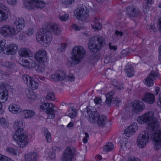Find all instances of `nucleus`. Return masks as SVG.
Here are the masks:
<instances>
[{"mask_svg":"<svg viewBox=\"0 0 161 161\" xmlns=\"http://www.w3.org/2000/svg\"><path fill=\"white\" fill-rule=\"evenodd\" d=\"M127 14L130 17H136L139 14V9L136 7H128L127 9Z\"/></svg>","mask_w":161,"mask_h":161,"instance_id":"obj_23","label":"nucleus"},{"mask_svg":"<svg viewBox=\"0 0 161 161\" xmlns=\"http://www.w3.org/2000/svg\"><path fill=\"white\" fill-rule=\"evenodd\" d=\"M22 113L25 119L31 118L36 114L34 111L31 110H25L22 111Z\"/></svg>","mask_w":161,"mask_h":161,"instance_id":"obj_31","label":"nucleus"},{"mask_svg":"<svg viewBox=\"0 0 161 161\" xmlns=\"http://www.w3.org/2000/svg\"><path fill=\"white\" fill-rule=\"evenodd\" d=\"M9 111L14 114H17L20 113L21 109L20 106L15 104H11L8 107Z\"/></svg>","mask_w":161,"mask_h":161,"instance_id":"obj_26","label":"nucleus"},{"mask_svg":"<svg viewBox=\"0 0 161 161\" xmlns=\"http://www.w3.org/2000/svg\"><path fill=\"white\" fill-rule=\"evenodd\" d=\"M127 161H141L139 158L134 156H131L129 158Z\"/></svg>","mask_w":161,"mask_h":161,"instance_id":"obj_58","label":"nucleus"},{"mask_svg":"<svg viewBox=\"0 0 161 161\" xmlns=\"http://www.w3.org/2000/svg\"><path fill=\"white\" fill-rule=\"evenodd\" d=\"M94 20V24L92 25V28L96 30H100L102 28L101 19L100 18L95 17Z\"/></svg>","mask_w":161,"mask_h":161,"instance_id":"obj_32","label":"nucleus"},{"mask_svg":"<svg viewBox=\"0 0 161 161\" xmlns=\"http://www.w3.org/2000/svg\"><path fill=\"white\" fill-rule=\"evenodd\" d=\"M148 3H145L143 5V10L144 13H147L149 10V6H148Z\"/></svg>","mask_w":161,"mask_h":161,"instance_id":"obj_55","label":"nucleus"},{"mask_svg":"<svg viewBox=\"0 0 161 161\" xmlns=\"http://www.w3.org/2000/svg\"><path fill=\"white\" fill-rule=\"evenodd\" d=\"M27 161H37L38 155L36 152H30L25 156Z\"/></svg>","mask_w":161,"mask_h":161,"instance_id":"obj_28","label":"nucleus"},{"mask_svg":"<svg viewBox=\"0 0 161 161\" xmlns=\"http://www.w3.org/2000/svg\"><path fill=\"white\" fill-rule=\"evenodd\" d=\"M58 75L57 71L51 76V78L53 80L55 81H59Z\"/></svg>","mask_w":161,"mask_h":161,"instance_id":"obj_53","label":"nucleus"},{"mask_svg":"<svg viewBox=\"0 0 161 161\" xmlns=\"http://www.w3.org/2000/svg\"><path fill=\"white\" fill-rule=\"evenodd\" d=\"M137 129V124L133 123L127 128L125 130V134L126 136L129 137L133 135Z\"/></svg>","mask_w":161,"mask_h":161,"instance_id":"obj_20","label":"nucleus"},{"mask_svg":"<svg viewBox=\"0 0 161 161\" xmlns=\"http://www.w3.org/2000/svg\"><path fill=\"white\" fill-rule=\"evenodd\" d=\"M2 90V91L7 90L6 88L5 85L2 83H0V90Z\"/></svg>","mask_w":161,"mask_h":161,"instance_id":"obj_64","label":"nucleus"},{"mask_svg":"<svg viewBox=\"0 0 161 161\" xmlns=\"http://www.w3.org/2000/svg\"><path fill=\"white\" fill-rule=\"evenodd\" d=\"M130 51L128 49L123 50L121 53V55L123 57L129 56Z\"/></svg>","mask_w":161,"mask_h":161,"instance_id":"obj_49","label":"nucleus"},{"mask_svg":"<svg viewBox=\"0 0 161 161\" xmlns=\"http://www.w3.org/2000/svg\"><path fill=\"white\" fill-rule=\"evenodd\" d=\"M27 97L28 99L34 100L36 98V96L33 91H28L27 93Z\"/></svg>","mask_w":161,"mask_h":161,"instance_id":"obj_44","label":"nucleus"},{"mask_svg":"<svg viewBox=\"0 0 161 161\" xmlns=\"http://www.w3.org/2000/svg\"><path fill=\"white\" fill-rule=\"evenodd\" d=\"M117 56V55H114L106 57L104 59V63L106 64L112 63L118 59Z\"/></svg>","mask_w":161,"mask_h":161,"instance_id":"obj_30","label":"nucleus"},{"mask_svg":"<svg viewBox=\"0 0 161 161\" xmlns=\"http://www.w3.org/2000/svg\"><path fill=\"white\" fill-rule=\"evenodd\" d=\"M147 29L148 32L149 31L151 33H154L157 31L156 27L153 24L148 26L147 27Z\"/></svg>","mask_w":161,"mask_h":161,"instance_id":"obj_46","label":"nucleus"},{"mask_svg":"<svg viewBox=\"0 0 161 161\" xmlns=\"http://www.w3.org/2000/svg\"><path fill=\"white\" fill-rule=\"evenodd\" d=\"M96 122L98 126L101 127H103L107 123V118L104 115H100L98 114V116L96 117Z\"/></svg>","mask_w":161,"mask_h":161,"instance_id":"obj_24","label":"nucleus"},{"mask_svg":"<svg viewBox=\"0 0 161 161\" xmlns=\"http://www.w3.org/2000/svg\"><path fill=\"white\" fill-rule=\"evenodd\" d=\"M9 11L7 7L0 3V21L6 20L8 17V12Z\"/></svg>","mask_w":161,"mask_h":161,"instance_id":"obj_18","label":"nucleus"},{"mask_svg":"<svg viewBox=\"0 0 161 161\" xmlns=\"http://www.w3.org/2000/svg\"><path fill=\"white\" fill-rule=\"evenodd\" d=\"M7 3L9 5L13 6L17 3V0H7Z\"/></svg>","mask_w":161,"mask_h":161,"instance_id":"obj_57","label":"nucleus"},{"mask_svg":"<svg viewBox=\"0 0 161 161\" xmlns=\"http://www.w3.org/2000/svg\"><path fill=\"white\" fill-rule=\"evenodd\" d=\"M0 32L4 37L16 35L18 32L14 27L9 25H4L0 30Z\"/></svg>","mask_w":161,"mask_h":161,"instance_id":"obj_8","label":"nucleus"},{"mask_svg":"<svg viewBox=\"0 0 161 161\" xmlns=\"http://www.w3.org/2000/svg\"><path fill=\"white\" fill-rule=\"evenodd\" d=\"M22 79L27 85L28 86V83L29 84L31 80L33 79L31 76L27 75H24L22 76Z\"/></svg>","mask_w":161,"mask_h":161,"instance_id":"obj_40","label":"nucleus"},{"mask_svg":"<svg viewBox=\"0 0 161 161\" xmlns=\"http://www.w3.org/2000/svg\"><path fill=\"white\" fill-rule=\"evenodd\" d=\"M115 34L117 36L121 37L123 36V34L121 31H119L117 30H116L115 32Z\"/></svg>","mask_w":161,"mask_h":161,"instance_id":"obj_63","label":"nucleus"},{"mask_svg":"<svg viewBox=\"0 0 161 161\" xmlns=\"http://www.w3.org/2000/svg\"><path fill=\"white\" fill-rule=\"evenodd\" d=\"M18 46L13 43L7 45V47L3 49V53L8 55H14L18 50Z\"/></svg>","mask_w":161,"mask_h":161,"instance_id":"obj_16","label":"nucleus"},{"mask_svg":"<svg viewBox=\"0 0 161 161\" xmlns=\"http://www.w3.org/2000/svg\"><path fill=\"white\" fill-rule=\"evenodd\" d=\"M7 152H9L10 153L16 155H17V151L16 149H14V148L12 147H7L6 148Z\"/></svg>","mask_w":161,"mask_h":161,"instance_id":"obj_48","label":"nucleus"},{"mask_svg":"<svg viewBox=\"0 0 161 161\" xmlns=\"http://www.w3.org/2000/svg\"><path fill=\"white\" fill-rule=\"evenodd\" d=\"M154 112L152 111H147L137 119V121L140 124L147 123V128L150 131H152L157 129L158 123L157 119L154 117Z\"/></svg>","mask_w":161,"mask_h":161,"instance_id":"obj_2","label":"nucleus"},{"mask_svg":"<svg viewBox=\"0 0 161 161\" xmlns=\"http://www.w3.org/2000/svg\"><path fill=\"white\" fill-rule=\"evenodd\" d=\"M55 97L54 93L52 92H50L47 93L46 96V99L49 100H54Z\"/></svg>","mask_w":161,"mask_h":161,"instance_id":"obj_45","label":"nucleus"},{"mask_svg":"<svg viewBox=\"0 0 161 161\" xmlns=\"http://www.w3.org/2000/svg\"><path fill=\"white\" fill-rule=\"evenodd\" d=\"M14 140L16 141L18 146L23 148L28 143V137L23 133V131L19 132L16 131L13 136Z\"/></svg>","mask_w":161,"mask_h":161,"instance_id":"obj_5","label":"nucleus"},{"mask_svg":"<svg viewBox=\"0 0 161 161\" xmlns=\"http://www.w3.org/2000/svg\"><path fill=\"white\" fill-rule=\"evenodd\" d=\"M67 44L66 43H62L61 44L59 47L58 49V51L60 52H62L64 51L66 48Z\"/></svg>","mask_w":161,"mask_h":161,"instance_id":"obj_52","label":"nucleus"},{"mask_svg":"<svg viewBox=\"0 0 161 161\" xmlns=\"http://www.w3.org/2000/svg\"><path fill=\"white\" fill-rule=\"evenodd\" d=\"M19 54L21 57H27L32 55L31 50L29 48H24L20 49Z\"/></svg>","mask_w":161,"mask_h":161,"instance_id":"obj_27","label":"nucleus"},{"mask_svg":"<svg viewBox=\"0 0 161 161\" xmlns=\"http://www.w3.org/2000/svg\"><path fill=\"white\" fill-rule=\"evenodd\" d=\"M34 33V30L33 29L30 28L28 29L26 31V34L28 36H31Z\"/></svg>","mask_w":161,"mask_h":161,"instance_id":"obj_56","label":"nucleus"},{"mask_svg":"<svg viewBox=\"0 0 161 161\" xmlns=\"http://www.w3.org/2000/svg\"><path fill=\"white\" fill-rule=\"evenodd\" d=\"M114 148V145L111 143L107 144L103 148L104 151L106 152L110 151Z\"/></svg>","mask_w":161,"mask_h":161,"instance_id":"obj_41","label":"nucleus"},{"mask_svg":"<svg viewBox=\"0 0 161 161\" xmlns=\"http://www.w3.org/2000/svg\"><path fill=\"white\" fill-rule=\"evenodd\" d=\"M23 122L22 120H16L14 124V128L17 129L16 131H18L19 132L23 131L24 128Z\"/></svg>","mask_w":161,"mask_h":161,"instance_id":"obj_25","label":"nucleus"},{"mask_svg":"<svg viewBox=\"0 0 161 161\" xmlns=\"http://www.w3.org/2000/svg\"><path fill=\"white\" fill-rule=\"evenodd\" d=\"M128 142V141L127 138H122L120 140V143L121 144V146L122 147L124 145V142Z\"/></svg>","mask_w":161,"mask_h":161,"instance_id":"obj_62","label":"nucleus"},{"mask_svg":"<svg viewBox=\"0 0 161 161\" xmlns=\"http://www.w3.org/2000/svg\"><path fill=\"white\" fill-rule=\"evenodd\" d=\"M0 64L2 66L8 68H12L15 66V64L12 62H8L4 60L0 61Z\"/></svg>","mask_w":161,"mask_h":161,"instance_id":"obj_34","label":"nucleus"},{"mask_svg":"<svg viewBox=\"0 0 161 161\" xmlns=\"http://www.w3.org/2000/svg\"><path fill=\"white\" fill-rule=\"evenodd\" d=\"M34 57L39 63H45L47 59V52L45 49H40L36 53Z\"/></svg>","mask_w":161,"mask_h":161,"instance_id":"obj_11","label":"nucleus"},{"mask_svg":"<svg viewBox=\"0 0 161 161\" xmlns=\"http://www.w3.org/2000/svg\"><path fill=\"white\" fill-rule=\"evenodd\" d=\"M6 41L4 40H3L0 41V53L2 51L3 52V49L7 47L5 46Z\"/></svg>","mask_w":161,"mask_h":161,"instance_id":"obj_47","label":"nucleus"},{"mask_svg":"<svg viewBox=\"0 0 161 161\" xmlns=\"http://www.w3.org/2000/svg\"><path fill=\"white\" fill-rule=\"evenodd\" d=\"M0 161H14L4 155L0 154Z\"/></svg>","mask_w":161,"mask_h":161,"instance_id":"obj_51","label":"nucleus"},{"mask_svg":"<svg viewBox=\"0 0 161 161\" xmlns=\"http://www.w3.org/2000/svg\"><path fill=\"white\" fill-rule=\"evenodd\" d=\"M65 5H70L74 2V0H60Z\"/></svg>","mask_w":161,"mask_h":161,"instance_id":"obj_54","label":"nucleus"},{"mask_svg":"<svg viewBox=\"0 0 161 161\" xmlns=\"http://www.w3.org/2000/svg\"><path fill=\"white\" fill-rule=\"evenodd\" d=\"M94 102L97 104H99L102 102L101 98L100 97H96L94 99Z\"/></svg>","mask_w":161,"mask_h":161,"instance_id":"obj_59","label":"nucleus"},{"mask_svg":"<svg viewBox=\"0 0 161 161\" xmlns=\"http://www.w3.org/2000/svg\"><path fill=\"white\" fill-rule=\"evenodd\" d=\"M149 136L148 132L142 131L139 135L137 139V144L140 148H144L149 142Z\"/></svg>","mask_w":161,"mask_h":161,"instance_id":"obj_7","label":"nucleus"},{"mask_svg":"<svg viewBox=\"0 0 161 161\" xmlns=\"http://www.w3.org/2000/svg\"><path fill=\"white\" fill-rule=\"evenodd\" d=\"M52 32L56 35L59 34L60 31L57 25L48 24L45 28L40 29L36 34L37 41L44 47H48L52 39Z\"/></svg>","mask_w":161,"mask_h":161,"instance_id":"obj_1","label":"nucleus"},{"mask_svg":"<svg viewBox=\"0 0 161 161\" xmlns=\"http://www.w3.org/2000/svg\"><path fill=\"white\" fill-rule=\"evenodd\" d=\"M38 83L34 80V79L29 83H28V86L31 88L32 90H36L38 87Z\"/></svg>","mask_w":161,"mask_h":161,"instance_id":"obj_37","label":"nucleus"},{"mask_svg":"<svg viewBox=\"0 0 161 161\" xmlns=\"http://www.w3.org/2000/svg\"><path fill=\"white\" fill-rule=\"evenodd\" d=\"M75 149L73 147H68L64 151L62 157L63 161H71Z\"/></svg>","mask_w":161,"mask_h":161,"instance_id":"obj_14","label":"nucleus"},{"mask_svg":"<svg viewBox=\"0 0 161 161\" xmlns=\"http://www.w3.org/2000/svg\"><path fill=\"white\" fill-rule=\"evenodd\" d=\"M145 108L144 103L141 101L136 100L133 103L132 111L136 114L142 112Z\"/></svg>","mask_w":161,"mask_h":161,"instance_id":"obj_15","label":"nucleus"},{"mask_svg":"<svg viewBox=\"0 0 161 161\" xmlns=\"http://www.w3.org/2000/svg\"><path fill=\"white\" fill-rule=\"evenodd\" d=\"M125 71L127 75L129 77H131L134 75L133 68L130 64L128 63L125 66Z\"/></svg>","mask_w":161,"mask_h":161,"instance_id":"obj_29","label":"nucleus"},{"mask_svg":"<svg viewBox=\"0 0 161 161\" xmlns=\"http://www.w3.org/2000/svg\"><path fill=\"white\" fill-rule=\"evenodd\" d=\"M54 105L52 103H44L40 105V108L43 110L46 111L47 114L48 118L52 119L55 117L54 112L55 110L54 108Z\"/></svg>","mask_w":161,"mask_h":161,"instance_id":"obj_6","label":"nucleus"},{"mask_svg":"<svg viewBox=\"0 0 161 161\" xmlns=\"http://www.w3.org/2000/svg\"><path fill=\"white\" fill-rule=\"evenodd\" d=\"M112 85L116 86L118 90H121L124 89L123 84L119 82L117 80L114 79L112 81Z\"/></svg>","mask_w":161,"mask_h":161,"instance_id":"obj_36","label":"nucleus"},{"mask_svg":"<svg viewBox=\"0 0 161 161\" xmlns=\"http://www.w3.org/2000/svg\"><path fill=\"white\" fill-rule=\"evenodd\" d=\"M115 92L114 91L108 92L106 95V100L105 102L108 106L110 107L111 103L115 104L116 105L120 102V99L118 97L115 98L113 97V96Z\"/></svg>","mask_w":161,"mask_h":161,"instance_id":"obj_13","label":"nucleus"},{"mask_svg":"<svg viewBox=\"0 0 161 161\" xmlns=\"http://www.w3.org/2000/svg\"><path fill=\"white\" fill-rule=\"evenodd\" d=\"M45 4L44 2L40 0H33L32 2L27 3L26 8L30 10L36 8H42L44 7Z\"/></svg>","mask_w":161,"mask_h":161,"instance_id":"obj_12","label":"nucleus"},{"mask_svg":"<svg viewBox=\"0 0 161 161\" xmlns=\"http://www.w3.org/2000/svg\"><path fill=\"white\" fill-rule=\"evenodd\" d=\"M25 66L27 67L30 69H32L35 68L36 66V64L35 61H29L27 59L24 60Z\"/></svg>","mask_w":161,"mask_h":161,"instance_id":"obj_35","label":"nucleus"},{"mask_svg":"<svg viewBox=\"0 0 161 161\" xmlns=\"http://www.w3.org/2000/svg\"><path fill=\"white\" fill-rule=\"evenodd\" d=\"M14 24L16 25L18 33L25 26V21L22 18H16L14 21Z\"/></svg>","mask_w":161,"mask_h":161,"instance_id":"obj_22","label":"nucleus"},{"mask_svg":"<svg viewBox=\"0 0 161 161\" xmlns=\"http://www.w3.org/2000/svg\"><path fill=\"white\" fill-rule=\"evenodd\" d=\"M68 80L70 82H72L75 80V78L74 76L72 75H69L67 77Z\"/></svg>","mask_w":161,"mask_h":161,"instance_id":"obj_60","label":"nucleus"},{"mask_svg":"<svg viewBox=\"0 0 161 161\" xmlns=\"http://www.w3.org/2000/svg\"><path fill=\"white\" fill-rule=\"evenodd\" d=\"M142 100L146 103L152 104L155 102V97L154 95L151 93L146 92Z\"/></svg>","mask_w":161,"mask_h":161,"instance_id":"obj_21","label":"nucleus"},{"mask_svg":"<svg viewBox=\"0 0 161 161\" xmlns=\"http://www.w3.org/2000/svg\"><path fill=\"white\" fill-rule=\"evenodd\" d=\"M154 148L157 150L161 147V131L157 130L154 134L153 138Z\"/></svg>","mask_w":161,"mask_h":161,"instance_id":"obj_17","label":"nucleus"},{"mask_svg":"<svg viewBox=\"0 0 161 161\" xmlns=\"http://www.w3.org/2000/svg\"><path fill=\"white\" fill-rule=\"evenodd\" d=\"M106 45L105 37L99 35L94 36L90 39L88 47L91 52L95 53L98 52L101 48Z\"/></svg>","mask_w":161,"mask_h":161,"instance_id":"obj_3","label":"nucleus"},{"mask_svg":"<svg viewBox=\"0 0 161 161\" xmlns=\"http://www.w3.org/2000/svg\"><path fill=\"white\" fill-rule=\"evenodd\" d=\"M89 12L86 8L83 7L76 9L74 12V14L76 16V18L79 20H83L88 16V13Z\"/></svg>","mask_w":161,"mask_h":161,"instance_id":"obj_10","label":"nucleus"},{"mask_svg":"<svg viewBox=\"0 0 161 161\" xmlns=\"http://www.w3.org/2000/svg\"><path fill=\"white\" fill-rule=\"evenodd\" d=\"M158 77L157 74L154 71H152L144 80V83L147 86L150 87L153 85V81Z\"/></svg>","mask_w":161,"mask_h":161,"instance_id":"obj_19","label":"nucleus"},{"mask_svg":"<svg viewBox=\"0 0 161 161\" xmlns=\"http://www.w3.org/2000/svg\"><path fill=\"white\" fill-rule=\"evenodd\" d=\"M86 113L88 115V119L91 123L94 124L96 123V117L98 116V113L94 107L89 106L86 108Z\"/></svg>","mask_w":161,"mask_h":161,"instance_id":"obj_9","label":"nucleus"},{"mask_svg":"<svg viewBox=\"0 0 161 161\" xmlns=\"http://www.w3.org/2000/svg\"><path fill=\"white\" fill-rule=\"evenodd\" d=\"M69 17V15L68 14H64L61 16H58V18L61 21L65 22L68 19Z\"/></svg>","mask_w":161,"mask_h":161,"instance_id":"obj_50","label":"nucleus"},{"mask_svg":"<svg viewBox=\"0 0 161 161\" xmlns=\"http://www.w3.org/2000/svg\"><path fill=\"white\" fill-rule=\"evenodd\" d=\"M8 98V92L7 90L2 91L0 93V102L4 103L7 100Z\"/></svg>","mask_w":161,"mask_h":161,"instance_id":"obj_33","label":"nucleus"},{"mask_svg":"<svg viewBox=\"0 0 161 161\" xmlns=\"http://www.w3.org/2000/svg\"><path fill=\"white\" fill-rule=\"evenodd\" d=\"M45 63H39L37 64V68L36 70L38 73H42L45 70Z\"/></svg>","mask_w":161,"mask_h":161,"instance_id":"obj_39","label":"nucleus"},{"mask_svg":"<svg viewBox=\"0 0 161 161\" xmlns=\"http://www.w3.org/2000/svg\"><path fill=\"white\" fill-rule=\"evenodd\" d=\"M72 52L70 65L78 64L80 62L81 59L85 55V50L81 46H75L72 49Z\"/></svg>","mask_w":161,"mask_h":161,"instance_id":"obj_4","label":"nucleus"},{"mask_svg":"<svg viewBox=\"0 0 161 161\" xmlns=\"http://www.w3.org/2000/svg\"><path fill=\"white\" fill-rule=\"evenodd\" d=\"M48 156L51 159H54L55 158V153L54 152H50L49 153Z\"/></svg>","mask_w":161,"mask_h":161,"instance_id":"obj_61","label":"nucleus"},{"mask_svg":"<svg viewBox=\"0 0 161 161\" xmlns=\"http://www.w3.org/2000/svg\"><path fill=\"white\" fill-rule=\"evenodd\" d=\"M44 132L47 142H50L51 141V134L48 131L47 129L45 130Z\"/></svg>","mask_w":161,"mask_h":161,"instance_id":"obj_43","label":"nucleus"},{"mask_svg":"<svg viewBox=\"0 0 161 161\" xmlns=\"http://www.w3.org/2000/svg\"><path fill=\"white\" fill-rule=\"evenodd\" d=\"M69 111L70 112V113L69 115L70 118H75L76 117L77 115L76 110L73 107H71L69 108Z\"/></svg>","mask_w":161,"mask_h":161,"instance_id":"obj_38","label":"nucleus"},{"mask_svg":"<svg viewBox=\"0 0 161 161\" xmlns=\"http://www.w3.org/2000/svg\"><path fill=\"white\" fill-rule=\"evenodd\" d=\"M57 72L58 75V78L59 81L62 80L65 78L66 75L64 71H57Z\"/></svg>","mask_w":161,"mask_h":161,"instance_id":"obj_42","label":"nucleus"}]
</instances>
